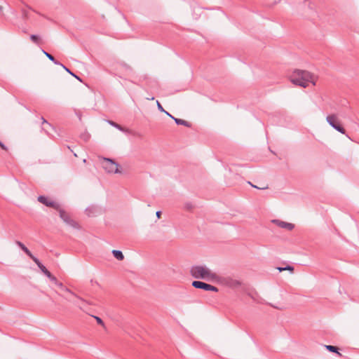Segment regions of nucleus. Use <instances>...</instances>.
<instances>
[{
	"instance_id": "f257e3e1",
	"label": "nucleus",
	"mask_w": 359,
	"mask_h": 359,
	"mask_svg": "<svg viewBox=\"0 0 359 359\" xmlns=\"http://www.w3.org/2000/svg\"><path fill=\"white\" fill-rule=\"evenodd\" d=\"M290 81L292 83L303 88L308 86L309 83L316 85V77L307 71L297 69L290 76Z\"/></svg>"
},
{
	"instance_id": "f03ea898",
	"label": "nucleus",
	"mask_w": 359,
	"mask_h": 359,
	"mask_svg": "<svg viewBox=\"0 0 359 359\" xmlns=\"http://www.w3.org/2000/svg\"><path fill=\"white\" fill-rule=\"evenodd\" d=\"M191 275L197 279H204L207 281L217 280L218 276L205 266H194L190 269Z\"/></svg>"
},
{
	"instance_id": "7ed1b4c3",
	"label": "nucleus",
	"mask_w": 359,
	"mask_h": 359,
	"mask_svg": "<svg viewBox=\"0 0 359 359\" xmlns=\"http://www.w3.org/2000/svg\"><path fill=\"white\" fill-rule=\"evenodd\" d=\"M102 168L109 173H120L119 165L113 160L104 158L102 162Z\"/></svg>"
},
{
	"instance_id": "20e7f679",
	"label": "nucleus",
	"mask_w": 359,
	"mask_h": 359,
	"mask_svg": "<svg viewBox=\"0 0 359 359\" xmlns=\"http://www.w3.org/2000/svg\"><path fill=\"white\" fill-rule=\"evenodd\" d=\"M57 211L59 212L60 217L62 219V221L65 223L69 225L70 226H72L74 229H80L79 224L76 221L72 219L71 218L70 215H69V213L67 212L64 209H62L61 207H60L59 209L57 210Z\"/></svg>"
},
{
	"instance_id": "39448f33",
	"label": "nucleus",
	"mask_w": 359,
	"mask_h": 359,
	"mask_svg": "<svg viewBox=\"0 0 359 359\" xmlns=\"http://www.w3.org/2000/svg\"><path fill=\"white\" fill-rule=\"evenodd\" d=\"M219 281L223 285L231 289H237L242 285L241 280L231 276L222 278H220Z\"/></svg>"
},
{
	"instance_id": "423d86ee",
	"label": "nucleus",
	"mask_w": 359,
	"mask_h": 359,
	"mask_svg": "<svg viewBox=\"0 0 359 359\" xmlns=\"http://www.w3.org/2000/svg\"><path fill=\"white\" fill-rule=\"evenodd\" d=\"M327 123L338 132L345 134V129L339 124L337 117L335 114H331L327 116Z\"/></svg>"
},
{
	"instance_id": "0eeeda50",
	"label": "nucleus",
	"mask_w": 359,
	"mask_h": 359,
	"mask_svg": "<svg viewBox=\"0 0 359 359\" xmlns=\"http://www.w3.org/2000/svg\"><path fill=\"white\" fill-rule=\"evenodd\" d=\"M192 286L197 289H202L206 291H212V292H218V288L205 283L204 282L198 281V280H194L192 282Z\"/></svg>"
},
{
	"instance_id": "6e6552de",
	"label": "nucleus",
	"mask_w": 359,
	"mask_h": 359,
	"mask_svg": "<svg viewBox=\"0 0 359 359\" xmlns=\"http://www.w3.org/2000/svg\"><path fill=\"white\" fill-rule=\"evenodd\" d=\"M74 297V299L66 297V299L72 303H73L75 306H78L81 310H84L86 306L88 305V303L82 298L79 297L74 293V295H71Z\"/></svg>"
},
{
	"instance_id": "1a4fd4ad",
	"label": "nucleus",
	"mask_w": 359,
	"mask_h": 359,
	"mask_svg": "<svg viewBox=\"0 0 359 359\" xmlns=\"http://www.w3.org/2000/svg\"><path fill=\"white\" fill-rule=\"evenodd\" d=\"M38 201L46 206L53 208L56 210H57L60 207L57 203L50 200L48 197L44 196H39L38 197Z\"/></svg>"
},
{
	"instance_id": "9d476101",
	"label": "nucleus",
	"mask_w": 359,
	"mask_h": 359,
	"mask_svg": "<svg viewBox=\"0 0 359 359\" xmlns=\"http://www.w3.org/2000/svg\"><path fill=\"white\" fill-rule=\"evenodd\" d=\"M273 222H275L278 226L283 229H286L290 231L292 230L294 227V225L293 224L283 221L273 220Z\"/></svg>"
},
{
	"instance_id": "9b49d317",
	"label": "nucleus",
	"mask_w": 359,
	"mask_h": 359,
	"mask_svg": "<svg viewBox=\"0 0 359 359\" xmlns=\"http://www.w3.org/2000/svg\"><path fill=\"white\" fill-rule=\"evenodd\" d=\"M112 254H113L114 257L119 261H122L124 259V256H123L122 252L120 250H112Z\"/></svg>"
},
{
	"instance_id": "f8f14e48",
	"label": "nucleus",
	"mask_w": 359,
	"mask_h": 359,
	"mask_svg": "<svg viewBox=\"0 0 359 359\" xmlns=\"http://www.w3.org/2000/svg\"><path fill=\"white\" fill-rule=\"evenodd\" d=\"M173 120L177 125H182V126H184L187 127L191 126V124L185 120L177 118H173Z\"/></svg>"
},
{
	"instance_id": "ddd939ff",
	"label": "nucleus",
	"mask_w": 359,
	"mask_h": 359,
	"mask_svg": "<svg viewBox=\"0 0 359 359\" xmlns=\"http://www.w3.org/2000/svg\"><path fill=\"white\" fill-rule=\"evenodd\" d=\"M16 244L28 255L31 256L30 250L20 241H16Z\"/></svg>"
},
{
	"instance_id": "4468645a",
	"label": "nucleus",
	"mask_w": 359,
	"mask_h": 359,
	"mask_svg": "<svg viewBox=\"0 0 359 359\" xmlns=\"http://www.w3.org/2000/svg\"><path fill=\"white\" fill-rule=\"evenodd\" d=\"M57 286L59 287L65 293L71 294V295H74V292H73L69 288L65 287L62 283L59 282Z\"/></svg>"
},
{
	"instance_id": "2eb2a0df",
	"label": "nucleus",
	"mask_w": 359,
	"mask_h": 359,
	"mask_svg": "<svg viewBox=\"0 0 359 359\" xmlns=\"http://www.w3.org/2000/svg\"><path fill=\"white\" fill-rule=\"evenodd\" d=\"M325 348L327 350L331 352L337 353L339 355H341V354L338 352V348L332 345H325Z\"/></svg>"
},
{
	"instance_id": "dca6fc26",
	"label": "nucleus",
	"mask_w": 359,
	"mask_h": 359,
	"mask_svg": "<svg viewBox=\"0 0 359 359\" xmlns=\"http://www.w3.org/2000/svg\"><path fill=\"white\" fill-rule=\"evenodd\" d=\"M277 269L280 271V272H282L283 271H290V272H293L294 271V267L292 266H290V265H287V266L285 267H278Z\"/></svg>"
},
{
	"instance_id": "f3484780",
	"label": "nucleus",
	"mask_w": 359,
	"mask_h": 359,
	"mask_svg": "<svg viewBox=\"0 0 359 359\" xmlns=\"http://www.w3.org/2000/svg\"><path fill=\"white\" fill-rule=\"evenodd\" d=\"M43 53L46 55V56L52 62H53L55 65H59L60 63L55 60V57L50 53L43 50Z\"/></svg>"
},
{
	"instance_id": "a211bd4d",
	"label": "nucleus",
	"mask_w": 359,
	"mask_h": 359,
	"mask_svg": "<svg viewBox=\"0 0 359 359\" xmlns=\"http://www.w3.org/2000/svg\"><path fill=\"white\" fill-rule=\"evenodd\" d=\"M30 39H31V40H32L34 43H36V44H39V43H40V42H41V39H40L39 36H38L37 35L32 34V35L30 36Z\"/></svg>"
},
{
	"instance_id": "6ab92c4d",
	"label": "nucleus",
	"mask_w": 359,
	"mask_h": 359,
	"mask_svg": "<svg viewBox=\"0 0 359 359\" xmlns=\"http://www.w3.org/2000/svg\"><path fill=\"white\" fill-rule=\"evenodd\" d=\"M38 266V267L40 269L41 268V265H43L41 262L37 259L36 257H34L32 253L31 254V256H29Z\"/></svg>"
},
{
	"instance_id": "aec40b11",
	"label": "nucleus",
	"mask_w": 359,
	"mask_h": 359,
	"mask_svg": "<svg viewBox=\"0 0 359 359\" xmlns=\"http://www.w3.org/2000/svg\"><path fill=\"white\" fill-rule=\"evenodd\" d=\"M38 266V267L40 269L41 268V265H43L41 262L37 259L36 257H34L32 253L31 254V256H29Z\"/></svg>"
},
{
	"instance_id": "412c9836",
	"label": "nucleus",
	"mask_w": 359,
	"mask_h": 359,
	"mask_svg": "<svg viewBox=\"0 0 359 359\" xmlns=\"http://www.w3.org/2000/svg\"><path fill=\"white\" fill-rule=\"evenodd\" d=\"M108 123H109L111 126H114V127L116 128L117 129H118V130H121V131H124V129L123 128V127H122L121 126L118 125V123H115V122H114V121H108Z\"/></svg>"
},
{
	"instance_id": "4be33fe9",
	"label": "nucleus",
	"mask_w": 359,
	"mask_h": 359,
	"mask_svg": "<svg viewBox=\"0 0 359 359\" xmlns=\"http://www.w3.org/2000/svg\"><path fill=\"white\" fill-rule=\"evenodd\" d=\"M40 269L48 278L51 275V273L43 265H41Z\"/></svg>"
},
{
	"instance_id": "5701e85b",
	"label": "nucleus",
	"mask_w": 359,
	"mask_h": 359,
	"mask_svg": "<svg viewBox=\"0 0 359 359\" xmlns=\"http://www.w3.org/2000/svg\"><path fill=\"white\" fill-rule=\"evenodd\" d=\"M248 296L250 297L255 302H258V300L257 299V293L255 292L254 293L249 292Z\"/></svg>"
},
{
	"instance_id": "b1692460",
	"label": "nucleus",
	"mask_w": 359,
	"mask_h": 359,
	"mask_svg": "<svg viewBox=\"0 0 359 359\" xmlns=\"http://www.w3.org/2000/svg\"><path fill=\"white\" fill-rule=\"evenodd\" d=\"M93 318L96 320L97 323L99 325H102V326L104 327V323L103 320H102L100 317H97V316H93Z\"/></svg>"
},
{
	"instance_id": "393cba45",
	"label": "nucleus",
	"mask_w": 359,
	"mask_h": 359,
	"mask_svg": "<svg viewBox=\"0 0 359 359\" xmlns=\"http://www.w3.org/2000/svg\"><path fill=\"white\" fill-rule=\"evenodd\" d=\"M48 278L53 281L56 285L58 284L59 281L57 280V278L53 276L52 274L48 277Z\"/></svg>"
},
{
	"instance_id": "a878e982",
	"label": "nucleus",
	"mask_w": 359,
	"mask_h": 359,
	"mask_svg": "<svg viewBox=\"0 0 359 359\" xmlns=\"http://www.w3.org/2000/svg\"><path fill=\"white\" fill-rule=\"evenodd\" d=\"M156 104H157L158 109L161 111L164 112L165 111L164 109L163 108L162 105L161 104V103L158 100L156 101Z\"/></svg>"
},
{
	"instance_id": "bb28decb",
	"label": "nucleus",
	"mask_w": 359,
	"mask_h": 359,
	"mask_svg": "<svg viewBox=\"0 0 359 359\" xmlns=\"http://www.w3.org/2000/svg\"><path fill=\"white\" fill-rule=\"evenodd\" d=\"M62 66V67L67 72H69L70 74H72L73 76H76V75L72 73V72H71L68 68H67L65 66H64L63 65H61Z\"/></svg>"
},
{
	"instance_id": "cd10ccee",
	"label": "nucleus",
	"mask_w": 359,
	"mask_h": 359,
	"mask_svg": "<svg viewBox=\"0 0 359 359\" xmlns=\"http://www.w3.org/2000/svg\"><path fill=\"white\" fill-rule=\"evenodd\" d=\"M0 147H1V149H3L4 150H7V147L0 141Z\"/></svg>"
},
{
	"instance_id": "c85d7f7f",
	"label": "nucleus",
	"mask_w": 359,
	"mask_h": 359,
	"mask_svg": "<svg viewBox=\"0 0 359 359\" xmlns=\"http://www.w3.org/2000/svg\"><path fill=\"white\" fill-rule=\"evenodd\" d=\"M249 184L254 188H256V189H260L259 187L255 186V185H253L252 184H251L250 182H249ZM267 187H265V189H266ZM262 189H264V188H261Z\"/></svg>"
},
{
	"instance_id": "c756f323",
	"label": "nucleus",
	"mask_w": 359,
	"mask_h": 359,
	"mask_svg": "<svg viewBox=\"0 0 359 359\" xmlns=\"http://www.w3.org/2000/svg\"><path fill=\"white\" fill-rule=\"evenodd\" d=\"M156 217H157L158 218H160V217H161V211H157V212H156Z\"/></svg>"
},
{
	"instance_id": "7c9ffc66",
	"label": "nucleus",
	"mask_w": 359,
	"mask_h": 359,
	"mask_svg": "<svg viewBox=\"0 0 359 359\" xmlns=\"http://www.w3.org/2000/svg\"><path fill=\"white\" fill-rule=\"evenodd\" d=\"M63 297H64L65 299H66V297H70V298H72V299H74V297L71 296V294L66 293V295H64Z\"/></svg>"
},
{
	"instance_id": "2f4dec72",
	"label": "nucleus",
	"mask_w": 359,
	"mask_h": 359,
	"mask_svg": "<svg viewBox=\"0 0 359 359\" xmlns=\"http://www.w3.org/2000/svg\"><path fill=\"white\" fill-rule=\"evenodd\" d=\"M41 120H42V123H43H43H47V124H48V123L46 121V120L43 117H42V118H41Z\"/></svg>"
},
{
	"instance_id": "473e14b6",
	"label": "nucleus",
	"mask_w": 359,
	"mask_h": 359,
	"mask_svg": "<svg viewBox=\"0 0 359 359\" xmlns=\"http://www.w3.org/2000/svg\"><path fill=\"white\" fill-rule=\"evenodd\" d=\"M168 116H169L170 117H171L172 119L173 118H175L174 116H172L170 114H169L168 112H167L166 111H164Z\"/></svg>"
},
{
	"instance_id": "72a5a7b5",
	"label": "nucleus",
	"mask_w": 359,
	"mask_h": 359,
	"mask_svg": "<svg viewBox=\"0 0 359 359\" xmlns=\"http://www.w3.org/2000/svg\"><path fill=\"white\" fill-rule=\"evenodd\" d=\"M74 77L76 78L78 80L81 81L79 76H76Z\"/></svg>"
},
{
	"instance_id": "f704fd0d",
	"label": "nucleus",
	"mask_w": 359,
	"mask_h": 359,
	"mask_svg": "<svg viewBox=\"0 0 359 359\" xmlns=\"http://www.w3.org/2000/svg\"><path fill=\"white\" fill-rule=\"evenodd\" d=\"M126 67L128 68V69H130V66H128L126 65Z\"/></svg>"
}]
</instances>
